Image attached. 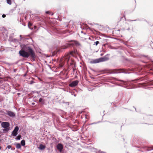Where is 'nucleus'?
Returning a JSON list of instances; mask_svg holds the SVG:
<instances>
[{
    "label": "nucleus",
    "instance_id": "1",
    "mask_svg": "<svg viewBox=\"0 0 153 153\" xmlns=\"http://www.w3.org/2000/svg\"><path fill=\"white\" fill-rule=\"evenodd\" d=\"M21 56L24 58H28L29 56L33 58H35V55L33 51L30 47H28L25 50L22 49L19 51Z\"/></svg>",
    "mask_w": 153,
    "mask_h": 153
},
{
    "label": "nucleus",
    "instance_id": "2",
    "mask_svg": "<svg viewBox=\"0 0 153 153\" xmlns=\"http://www.w3.org/2000/svg\"><path fill=\"white\" fill-rule=\"evenodd\" d=\"M109 59V57L108 55L104 56L103 57L97 59H94L90 62L91 63H96L100 62L107 61Z\"/></svg>",
    "mask_w": 153,
    "mask_h": 153
},
{
    "label": "nucleus",
    "instance_id": "3",
    "mask_svg": "<svg viewBox=\"0 0 153 153\" xmlns=\"http://www.w3.org/2000/svg\"><path fill=\"white\" fill-rule=\"evenodd\" d=\"M1 126L4 128L3 130L4 132L7 131L9 130L10 124L8 122H3L1 124Z\"/></svg>",
    "mask_w": 153,
    "mask_h": 153
},
{
    "label": "nucleus",
    "instance_id": "4",
    "mask_svg": "<svg viewBox=\"0 0 153 153\" xmlns=\"http://www.w3.org/2000/svg\"><path fill=\"white\" fill-rule=\"evenodd\" d=\"M19 129L18 127L16 126L13 130L12 133V135L13 136H15L17 135V132Z\"/></svg>",
    "mask_w": 153,
    "mask_h": 153
},
{
    "label": "nucleus",
    "instance_id": "5",
    "mask_svg": "<svg viewBox=\"0 0 153 153\" xmlns=\"http://www.w3.org/2000/svg\"><path fill=\"white\" fill-rule=\"evenodd\" d=\"M79 82L78 80H75L73 81L69 84V86L71 87H73L77 85Z\"/></svg>",
    "mask_w": 153,
    "mask_h": 153
},
{
    "label": "nucleus",
    "instance_id": "6",
    "mask_svg": "<svg viewBox=\"0 0 153 153\" xmlns=\"http://www.w3.org/2000/svg\"><path fill=\"white\" fill-rule=\"evenodd\" d=\"M57 148L61 152L63 148V145L61 143H59L57 146Z\"/></svg>",
    "mask_w": 153,
    "mask_h": 153
},
{
    "label": "nucleus",
    "instance_id": "7",
    "mask_svg": "<svg viewBox=\"0 0 153 153\" xmlns=\"http://www.w3.org/2000/svg\"><path fill=\"white\" fill-rule=\"evenodd\" d=\"M7 114L9 116L12 117H13L15 116V113L13 112L10 111H7Z\"/></svg>",
    "mask_w": 153,
    "mask_h": 153
},
{
    "label": "nucleus",
    "instance_id": "8",
    "mask_svg": "<svg viewBox=\"0 0 153 153\" xmlns=\"http://www.w3.org/2000/svg\"><path fill=\"white\" fill-rule=\"evenodd\" d=\"M70 53H68L63 58L67 62H68V60L70 58Z\"/></svg>",
    "mask_w": 153,
    "mask_h": 153
},
{
    "label": "nucleus",
    "instance_id": "9",
    "mask_svg": "<svg viewBox=\"0 0 153 153\" xmlns=\"http://www.w3.org/2000/svg\"><path fill=\"white\" fill-rule=\"evenodd\" d=\"M77 54V51L76 50H74L73 51L70 52V54L73 56H74Z\"/></svg>",
    "mask_w": 153,
    "mask_h": 153
},
{
    "label": "nucleus",
    "instance_id": "10",
    "mask_svg": "<svg viewBox=\"0 0 153 153\" xmlns=\"http://www.w3.org/2000/svg\"><path fill=\"white\" fill-rule=\"evenodd\" d=\"M45 146L43 145L40 144L39 147V149L40 150H42L45 149Z\"/></svg>",
    "mask_w": 153,
    "mask_h": 153
},
{
    "label": "nucleus",
    "instance_id": "11",
    "mask_svg": "<svg viewBox=\"0 0 153 153\" xmlns=\"http://www.w3.org/2000/svg\"><path fill=\"white\" fill-rule=\"evenodd\" d=\"M21 144L22 146H24L25 145V141L24 140H23L21 141Z\"/></svg>",
    "mask_w": 153,
    "mask_h": 153
},
{
    "label": "nucleus",
    "instance_id": "12",
    "mask_svg": "<svg viewBox=\"0 0 153 153\" xmlns=\"http://www.w3.org/2000/svg\"><path fill=\"white\" fill-rule=\"evenodd\" d=\"M16 147L17 149H19L21 148V146L20 144L19 143H17L16 146Z\"/></svg>",
    "mask_w": 153,
    "mask_h": 153
},
{
    "label": "nucleus",
    "instance_id": "13",
    "mask_svg": "<svg viewBox=\"0 0 153 153\" xmlns=\"http://www.w3.org/2000/svg\"><path fill=\"white\" fill-rule=\"evenodd\" d=\"M7 3L9 5L11 4V0H7Z\"/></svg>",
    "mask_w": 153,
    "mask_h": 153
},
{
    "label": "nucleus",
    "instance_id": "14",
    "mask_svg": "<svg viewBox=\"0 0 153 153\" xmlns=\"http://www.w3.org/2000/svg\"><path fill=\"white\" fill-rule=\"evenodd\" d=\"M70 45H71L70 44H67V46H65L63 47L62 48H63V49H66V48H67V47L70 46Z\"/></svg>",
    "mask_w": 153,
    "mask_h": 153
},
{
    "label": "nucleus",
    "instance_id": "15",
    "mask_svg": "<svg viewBox=\"0 0 153 153\" xmlns=\"http://www.w3.org/2000/svg\"><path fill=\"white\" fill-rule=\"evenodd\" d=\"M74 42L75 44L76 45H80V44L78 42L76 41H74Z\"/></svg>",
    "mask_w": 153,
    "mask_h": 153
},
{
    "label": "nucleus",
    "instance_id": "16",
    "mask_svg": "<svg viewBox=\"0 0 153 153\" xmlns=\"http://www.w3.org/2000/svg\"><path fill=\"white\" fill-rule=\"evenodd\" d=\"M32 25V24L30 23V22H29L28 23V27L30 29H32V28H31L30 27Z\"/></svg>",
    "mask_w": 153,
    "mask_h": 153
},
{
    "label": "nucleus",
    "instance_id": "17",
    "mask_svg": "<svg viewBox=\"0 0 153 153\" xmlns=\"http://www.w3.org/2000/svg\"><path fill=\"white\" fill-rule=\"evenodd\" d=\"M21 136L20 135H18L17 136L16 138V139L17 140H19L21 138Z\"/></svg>",
    "mask_w": 153,
    "mask_h": 153
},
{
    "label": "nucleus",
    "instance_id": "18",
    "mask_svg": "<svg viewBox=\"0 0 153 153\" xmlns=\"http://www.w3.org/2000/svg\"><path fill=\"white\" fill-rule=\"evenodd\" d=\"M39 102H43V99L42 98H40L39 100Z\"/></svg>",
    "mask_w": 153,
    "mask_h": 153
},
{
    "label": "nucleus",
    "instance_id": "19",
    "mask_svg": "<svg viewBox=\"0 0 153 153\" xmlns=\"http://www.w3.org/2000/svg\"><path fill=\"white\" fill-rule=\"evenodd\" d=\"M99 43V41H97L96 42L94 43V45H95L97 46Z\"/></svg>",
    "mask_w": 153,
    "mask_h": 153
},
{
    "label": "nucleus",
    "instance_id": "20",
    "mask_svg": "<svg viewBox=\"0 0 153 153\" xmlns=\"http://www.w3.org/2000/svg\"><path fill=\"white\" fill-rule=\"evenodd\" d=\"M11 147L12 146L11 145H8L7 147V148L8 149H10L11 148Z\"/></svg>",
    "mask_w": 153,
    "mask_h": 153
},
{
    "label": "nucleus",
    "instance_id": "21",
    "mask_svg": "<svg viewBox=\"0 0 153 153\" xmlns=\"http://www.w3.org/2000/svg\"><path fill=\"white\" fill-rule=\"evenodd\" d=\"M153 149H152L151 148H149V149H147V151H150V150H152Z\"/></svg>",
    "mask_w": 153,
    "mask_h": 153
},
{
    "label": "nucleus",
    "instance_id": "22",
    "mask_svg": "<svg viewBox=\"0 0 153 153\" xmlns=\"http://www.w3.org/2000/svg\"><path fill=\"white\" fill-rule=\"evenodd\" d=\"M2 17L3 18H4L6 17V15L4 14H3L2 16Z\"/></svg>",
    "mask_w": 153,
    "mask_h": 153
},
{
    "label": "nucleus",
    "instance_id": "23",
    "mask_svg": "<svg viewBox=\"0 0 153 153\" xmlns=\"http://www.w3.org/2000/svg\"><path fill=\"white\" fill-rule=\"evenodd\" d=\"M50 13V12L48 11H46V13Z\"/></svg>",
    "mask_w": 153,
    "mask_h": 153
},
{
    "label": "nucleus",
    "instance_id": "24",
    "mask_svg": "<svg viewBox=\"0 0 153 153\" xmlns=\"http://www.w3.org/2000/svg\"><path fill=\"white\" fill-rule=\"evenodd\" d=\"M11 149L12 150H14L15 149V148H14L13 149L11 148Z\"/></svg>",
    "mask_w": 153,
    "mask_h": 153
},
{
    "label": "nucleus",
    "instance_id": "25",
    "mask_svg": "<svg viewBox=\"0 0 153 153\" xmlns=\"http://www.w3.org/2000/svg\"><path fill=\"white\" fill-rule=\"evenodd\" d=\"M126 83V82H124V84L125 85H126V83Z\"/></svg>",
    "mask_w": 153,
    "mask_h": 153
},
{
    "label": "nucleus",
    "instance_id": "26",
    "mask_svg": "<svg viewBox=\"0 0 153 153\" xmlns=\"http://www.w3.org/2000/svg\"><path fill=\"white\" fill-rule=\"evenodd\" d=\"M74 97H76V94H74Z\"/></svg>",
    "mask_w": 153,
    "mask_h": 153
},
{
    "label": "nucleus",
    "instance_id": "27",
    "mask_svg": "<svg viewBox=\"0 0 153 153\" xmlns=\"http://www.w3.org/2000/svg\"><path fill=\"white\" fill-rule=\"evenodd\" d=\"M1 149V147L0 146V150Z\"/></svg>",
    "mask_w": 153,
    "mask_h": 153
},
{
    "label": "nucleus",
    "instance_id": "28",
    "mask_svg": "<svg viewBox=\"0 0 153 153\" xmlns=\"http://www.w3.org/2000/svg\"><path fill=\"white\" fill-rule=\"evenodd\" d=\"M101 56H102V54H101Z\"/></svg>",
    "mask_w": 153,
    "mask_h": 153
},
{
    "label": "nucleus",
    "instance_id": "29",
    "mask_svg": "<svg viewBox=\"0 0 153 153\" xmlns=\"http://www.w3.org/2000/svg\"><path fill=\"white\" fill-rule=\"evenodd\" d=\"M20 37H21V35H20Z\"/></svg>",
    "mask_w": 153,
    "mask_h": 153
},
{
    "label": "nucleus",
    "instance_id": "30",
    "mask_svg": "<svg viewBox=\"0 0 153 153\" xmlns=\"http://www.w3.org/2000/svg\"><path fill=\"white\" fill-rule=\"evenodd\" d=\"M121 72H124L123 71Z\"/></svg>",
    "mask_w": 153,
    "mask_h": 153
},
{
    "label": "nucleus",
    "instance_id": "31",
    "mask_svg": "<svg viewBox=\"0 0 153 153\" xmlns=\"http://www.w3.org/2000/svg\"><path fill=\"white\" fill-rule=\"evenodd\" d=\"M1 121H0V123H1Z\"/></svg>",
    "mask_w": 153,
    "mask_h": 153
},
{
    "label": "nucleus",
    "instance_id": "32",
    "mask_svg": "<svg viewBox=\"0 0 153 153\" xmlns=\"http://www.w3.org/2000/svg\"><path fill=\"white\" fill-rule=\"evenodd\" d=\"M153 153V152H152V153Z\"/></svg>",
    "mask_w": 153,
    "mask_h": 153
}]
</instances>
